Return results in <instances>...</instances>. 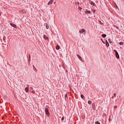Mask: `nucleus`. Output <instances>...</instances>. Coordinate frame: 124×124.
<instances>
[{
  "label": "nucleus",
  "mask_w": 124,
  "mask_h": 124,
  "mask_svg": "<svg viewBox=\"0 0 124 124\" xmlns=\"http://www.w3.org/2000/svg\"><path fill=\"white\" fill-rule=\"evenodd\" d=\"M92 13V12L90 11H88V10H86L85 11V14H91Z\"/></svg>",
  "instance_id": "6"
},
{
  "label": "nucleus",
  "mask_w": 124,
  "mask_h": 124,
  "mask_svg": "<svg viewBox=\"0 0 124 124\" xmlns=\"http://www.w3.org/2000/svg\"><path fill=\"white\" fill-rule=\"evenodd\" d=\"M30 89H31V90H33V87H30Z\"/></svg>",
  "instance_id": "28"
},
{
  "label": "nucleus",
  "mask_w": 124,
  "mask_h": 124,
  "mask_svg": "<svg viewBox=\"0 0 124 124\" xmlns=\"http://www.w3.org/2000/svg\"><path fill=\"white\" fill-rule=\"evenodd\" d=\"M119 45H121V46L124 45V42L123 43V42L119 43Z\"/></svg>",
  "instance_id": "21"
},
{
  "label": "nucleus",
  "mask_w": 124,
  "mask_h": 124,
  "mask_svg": "<svg viewBox=\"0 0 124 124\" xmlns=\"http://www.w3.org/2000/svg\"><path fill=\"white\" fill-rule=\"evenodd\" d=\"M32 93H35V92L33 90L32 91Z\"/></svg>",
  "instance_id": "27"
},
{
  "label": "nucleus",
  "mask_w": 124,
  "mask_h": 124,
  "mask_svg": "<svg viewBox=\"0 0 124 124\" xmlns=\"http://www.w3.org/2000/svg\"><path fill=\"white\" fill-rule=\"evenodd\" d=\"M107 35L106 34H103L102 35V37H103V38H105V37H106Z\"/></svg>",
  "instance_id": "13"
},
{
  "label": "nucleus",
  "mask_w": 124,
  "mask_h": 124,
  "mask_svg": "<svg viewBox=\"0 0 124 124\" xmlns=\"http://www.w3.org/2000/svg\"><path fill=\"white\" fill-rule=\"evenodd\" d=\"M78 4H79V3H78Z\"/></svg>",
  "instance_id": "38"
},
{
  "label": "nucleus",
  "mask_w": 124,
  "mask_h": 124,
  "mask_svg": "<svg viewBox=\"0 0 124 124\" xmlns=\"http://www.w3.org/2000/svg\"><path fill=\"white\" fill-rule=\"evenodd\" d=\"M106 45L107 47H109V43H108V42H107V41H106Z\"/></svg>",
  "instance_id": "15"
},
{
  "label": "nucleus",
  "mask_w": 124,
  "mask_h": 124,
  "mask_svg": "<svg viewBox=\"0 0 124 124\" xmlns=\"http://www.w3.org/2000/svg\"><path fill=\"white\" fill-rule=\"evenodd\" d=\"M108 41H109V43H110V44L112 43V41H111V40H110V39H108Z\"/></svg>",
  "instance_id": "23"
},
{
  "label": "nucleus",
  "mask_w": 124,
  "mask_h": 124,
  "mask_svg": "<svg viewBox=\"0 0 124 124\" xmlns=\"http://www.w3.org/2000/svg\"><path fill=\"white\" fill-rule=\"evenodd\" d=\"M53 1H54V0H50L48 2L47 5H50V4H52V3H53Z\"/></svg>",
  "instance_id": "7"
},
{
  "label": "nucleus",
  "mask_w": 124,
  "mask_h": 124,
  "mask_svg": "<svg viewBox=\"0 0 124 124\" xmlns=\"http://www.w3.org/2000/svg\"><path fill=\"white\" fill-rule=\"evenodd\" d=\"M95 12V10H93V13H94Z\"/></svg>",
  "instance_id": "32"
},
{
  "label": "nucleus",
  "mask_w": 124,
  "mask_h": 124,
  "mask_svg": "<svg viewBox=\"0 0 124 124\" xmlns=\"http://www.w3.org/2000/svg\"><path fill=\"white\" fill-rule=\"evenodd\" d=\"M46 29L47 30H48V29H49V25H48V24H47V23L46 24Z\"/></svg>",
  "instance_id": "14"
},
{
  "label": "nucleus",
  "mask_w": 124,
  "mask_h": 124,
  "mask_svg": "<svg viewBox=\"0 0 124 124\" xmlns=\"http://www.w3.org/2000/svg\"><path fill=\"white\" fill-rule=\"evenodd\" d=\"M79 32L80 33H84V34H86V30H85L84 29H82L79 31Z\"/></svg>",
  "instance_id": "3"
},
{
  "label": "nucleus",
  "mask_w": 124,
  "mask_h": 124,
  "mask_svg": "<svg viewBox=\"0 0 124 124\" xmlns=\"http://www.w3.org/2000/svg\"><path fill=\"white\" fill-rule=\"evenodd\" d=\"M92 108H93V109L94 110V111H95V104L94 103H93L92 104Z\"/></svg>",
  "instance_id": "5"
},
{
  "label": "nucleus",
  "mask_w": 124,
  "mask_h": 124,
  "mask_svg": "<svg viewBox=\"0 0 124 124\" xmlns=\"http://www.w3.org/2000/svg\"><path fill=\"white\" fill-rule=\"evenodd\" d=\"M54 4H56V2H54Z\"/></svg>",
  "instance_id": "37"
},
{
  "label": "nucleus",
  "mask_w": 124,
  "mask_h": 124,
  "mask_svg": "<svg viewBox=\"0 0 124 124\" xmlns=\"http://www.w3.org/2000/svg\"><path fill=\"white\" fill-rule=\"evenodd\" d=\"M28 87H26L25 88V91L26 92V93H28V92H29V85H27Z\"/></svg>",
  "instance_id": "10"
},
{
  "label": "nucleus",
  "mask_w": 124,
  "mask_h": 124,
  "mask_svg": "<svg viewBox=\"0 0 124 124\" xmlns=\"http://www.w3.org/2000/svg\"><path fill=\"white\" fill-rule=\"evenodd\" d=\"M88 104L91 105V104H92V101H91V100H89V101H88Z\"/></svg>",
  "instance_id": "18"
},
{
  "label": "nucleus",
  "mask_w": 124,
  "mask_h": 124,
  "mask_svg": "<svg viewBox=\"0 0 124 124\" xmlns=\"http://www.w3.org/2000/svg\"><path fill=\"white\" fill-rule=\"evenodd\" d=\"M77 56L78 58V59H79V60L81 61V62H84V60L82 59V57H81L80 55H79V54H77Z\"/></svg>",
  "instance_id": "4"
},
{
  "label": "nucleus",
  "mask_w": 124,
  "mask_h": 124,
  "mask_svg": "<svg viewBox=\"0 0 124 124\" xmlns=\"http://www.w3.org/2000/svg\"><path fill=\"white\" fill-rule=\"evenodd\" d=\"M44 38L45 39H46V40H47L48 39V37H47V36H46V35H44Z\"/></svg>",
  "instance_id": "11"
},
{
  "label": "nucleus",
  "mask_w": 124,
  "mask_h": 124,
  "mask_svg": "<svg viewBox=\"0 0 124 124\" xmlns=\"http://www.w3.org/2000/svg\"><path fill=\"white\" fill-rule=\"evenodd\" d=\"M95 124H100V123H99L98 121H96V122L95 123Z\"/></svg>",
  "instance_id": "22"
},
{
  "label": "nucleus",
  "mask_w": 124,
  "mask_h": 124,
  "mask_svg": "<svg viewBox=\"0 0 124 124\" xmlns=\"http://www.w3.org/2000/svg\"><path fill=\"white\" fill-rule=\"evenodd\" d=\"M115 28L116 29H117V30H119V27L117 26H115Z\"/></svg>",
  "instance_id": "26"
},
{
  "label": "nucleus",
  "mask_w": 124,
  "mask_h": 124,
  "mask_svg": "<svg viewBox=\"0 0 124 124\" xmlns=\"http://www.w3.org/2000/svg\"><path fill=\"white\" fill-rule=\"evenodd\" d=\"M64 98H65V100H66V99L67 98V94H66L65 95Z\"/></svg>",
  "instance_id": "20"
},
{
  "label": "nucleus",
  "mask_w": 124,
  "mask_h": 124,
  "mask_svg": "<svg viewBox=\"0 0 124 124\" xmlns=\"http://www.w3.org/2000/svg\"><path fill=\"white\" fill-rule=\"evenodd\" d=\"M118 107H117V106H114V109H117Z\"/></svg>",
  "instance_id": "29"
},
{
  "label": "nucleus",
  "mask_w": 124,
  "mask_h": 124,
  "mask_svg": "<svg viewBox=\"0 0 124 124\" xmlns=\"http://www.w3.org/2000/svg\"><path fill=\"white\" fill-rule=\"evenodd\" d=\"M111 121H112V120H111V119H110V117H109V118L108 119V122H111Z\"/></svg>",
  "instance_id": "30"
},
{
  "label": "nucleus",
  "mask_w": 124,
  "mask_h": 124,
  "mask_svg": "<svg viewBox=\"0 0 124 124\" xmlns=\"http://www.w3.org/2000/svg\"><path fill=\"white\" fill-rule=\"evenodd\" d=\"M113 95H114V96H115V97H116V93H114Z\"/></svg>",
  "instance_id": "31"
},
{
  "label": "nucleus",
  "mask_w": 124,
  "mask_h": 124,
  "mask_svg": "<svg viewBox=\"0 0 124 124\" xmlns=\"http://www.w3.org/2000/svg\"><path fill=\"white\" fill-rule=\"evenodd\" d=\"M45 112L46 113V115L47 117L50 116V112H49V109H48V108H45Z\"/></svg>",
  "instance_id": "1"
},
{
  "label": "nucleus",
  "mask_w": 124,
  "mask_h": 124,
  "mask_svg": "<svg viewBox=\"0 0 124 124\" xmlns=\"http://www.w3.org/2000/svg\"><path fill=\"white\" fill-rule=\"evenodd\" d=\"M28 62H31V59L29 58Z\"/></svg>",
  "instance_id": "33"
},
{
  "label": "nucleus",
  "mask_w": 124,
  "mask_h": 124,
  "mask_svg": "<svg viewBox=\"0 0 124 124\" xmlns=\"http://www.w3.org/2000/svg\"><path fill=\"white\" fill-rule=\"evenodd\" d=\"M62 121H64V116H63L62 118Z\"/></svg>",
  "instance_id": "25"
},
{
  "label": "nucleus",
  "mask_w": 124,
  "mask_h": 124,
  "mask_svg": "<svg viewBox=\"0 0 124 124\" xmlns=\"http://www.w3.org/2000/svg\"><path fill=\"white\" fill-rule=\"evenodd\" d=\"M99 24H100L101 25H104L103 22H101V21L99 20Z\"/></svg>",
  "instance_id": "19"
},
{
  "label": "nucleus",
  "mask_w": 124,
  "mask_h": 124,
  "mask_svg": "<svg viewBox=\"0 0 124 124\" xmlns=\"http://www.w3.org/2000/svg\"><path fill=\"white\" fill-rule=\"evenodd\" d=\"M30 63H31V62H29V64H30Z\"/></svg>",
  "instance_id": "36"
},
{
  "label": "nucleus",
  "mask_w": 124,
  "mask_h": 124,
  "mask_svg": "<svg viewBox=\"0 0 124 124\" xmlns=\"http://www.w3.org/2000/svg\"><path fill=\"white\" fill-rule=\"evenodd\" d=\"M29 59H31V55H30Z\"/></svg>",
  "instance_id": "34"
},
{
  "label": "nucleus",
  "mask_w": 124,
  "mask_h": 124,
  "mask_svg": "<svg viewBox=\"0 0 124 124\" xmlns=\"http://www.w3.org/2000/svg\"><path fill=\"white\" fill-rule=\"evenodd\" d=\"M10 25L12 27H13V28H16V24H13V23H10Z\"/></svg>",
  "instance_id": "8"
},
{
  "label": "nucleus",
  "mask_w": 124,
  "mask_h": 124,
  "mask_svg": "<svg viewBox=\"0 0 124 124\" xmlns=\"http://www.w3.org/2000/svg\"><path fill=\"white\" fill-rule=\"evenodd\" d=\"M101 40L104 44H105V43L104 42V41H103V39H101Z\"/></svg>",
  "instance_id": "24"
},
{
  "label": "nucleus",
  "mask_w": 124,
  "mask_h": 124,
  "mask_svg": "<svg viewBox=\"0 0 124 124\" xmlns=\"http://www.w3.org/2000/svg\"><path fill=\"white\" fill-rule=\"evenodd\" d=\"M111 98H114V96H112Z\"/></svg>",
  "instance_id": "35"
},
{
  "label": "nucleus",
  "mask_w": 124,
  "mask_h": 124,
  "mask_svg": "<svg viewBox=\"0 0 124 124\" xmlns=\"http://www.w3.org/2000/svg\"><path fill=\"white\" fill-rule=\"evenodd\" d=\"M90 4H91V5H93V6H95V3H94V2H93V1H91L90 2Z\"/></svg>",
  "instance_id": "9"
},
{
  "label": "nucleus",
  "mask_w": 124,
  "mask_h": 124,
  "mask_svg": "<svg viewBox=\"0 0 124 124\" xmlns=\"http://www.w3.org/2000/svg\"><path fill=\"white\" fill-rule=\"evenodd\" d=\"M33 69L34 70V71H37V69H36V68L34 66V65H33Z\"/></svg>",
  "instance_id": "12"
},
{
  "label": "nucleus",
  "mask_w": 124,
  "mask_h": 124,
  "mask_svg": "<svg viewBox=\"0 0 124 124\" xmlns=\"http://www.w3.org/2000/svg\"><path fill=\"white\" fill-rule=\"evenodd\" d=\"M80 96L82 99H84L85 96H84V95L83 94H81Z\"/></svg>",
  "instance_id": "17"
},
{
  "label": "nucleus",
  "mask_w": 124,
  "mask_h": 124,
  "mask_svg": "<svg viewBox=\"0 0 124 124\" xmlns=\"http://www.w3.org/2000/svg\"><path fill=\"white\" fill-rule=\"evenodd\" d=\"M56 50H60V46L57 45L56 47Z\"/></svg>",
  "instance_id": "16"
},
{
  "label": "nucleus",
  "mask_w": 124,
  "mask_h": 124,
  "mask_svg": "<svg viewBox=\"0 0 124 124\" xmlns=\"http://www.w3.org/2000/svg\"><path fill=\"white\" fill-rule=\"evenodd\" d=\"M113 51L115 53V56L117 59H120V55H119V53H118V51L116 49H114Z\"/></svg>",
  "instance_id": "2"
}]
</instances>
